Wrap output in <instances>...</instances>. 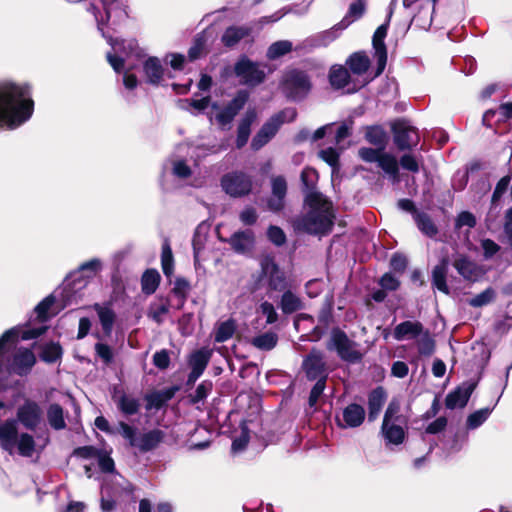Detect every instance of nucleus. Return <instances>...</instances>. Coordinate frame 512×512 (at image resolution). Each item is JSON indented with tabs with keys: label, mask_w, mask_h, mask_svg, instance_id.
Segmentation results:
<instances>
[{
	"label": "nucleus",
	"mask_w": 512,
	"mask_h": 512,
	"mask_svg": "<svg viewBox=\"0 0 512 512\" xmlns=\"http://www.w3.org/2000/svg\"><path fill=\"white\" fill-rule=\"evenodd\" d=\"M17 418L0 423V446L10 455L15 453L22 457H32L36 452L34 437L27 433H19L18 425L28 430H35L42 420V409L34 401L26 400L17 409Z\"/></svg>",
	"instance_id": "obj_1"
},
{
	"label": "nucleus",
	"mask_w": 512,
	"mask_h": 512,
	"mask_svg": "<svg viewBox=\"0 0 512 512\" xmlns=\"http://www.w3.org/2000/svg\"><path fill=\"white\" fill-rule=\"evenodd\" d=\"M33 110L34 102L28 85L0 82V128L21 126L30 119Z\"/></svg>",
	"instance_id": "obj_2"
},
{
	"label": "nucleus",
	"mask_w": 512,
	"mask_h": 512,
	"mask_svg": "<svg viewBox=\"0 0 512 512\" xmlns=\"http://www.w3.org/2000/svg\"><path fill=\"white\" fill-rule=\"evenodd\" d=\"M305 202L309 206V211L294 220V228L310 234L330 232L334 219L332 203L319 192L306 194Z\"/></svg>",
	"instance_id": "obj_3"
},
{
	"label": "nucleus",
	"mask_w": 512,
	"mask_h": 512,
	"mask_svg": "<svg viewBox=\"0 0 512 512\" xmlns=\"http://www.w3.org/2000/svg\"><path fill=\"white\" fill-rule=\"evenodd\" d=\"M110 44L112 51L107 53V61L115 72L124 71L123 84L127 89H134L138 85V79L135 75L129 73L134 67L130 62L132 58L142 60L145 57L143 51L138 47V43L134 39L118 40L112 37H105Z\"/></svg>",
	"instance_id": "obj_4"
},
{
	"label": "nucleus",
	"mask_w": 512,
	"mask_h": 512,
	"mask_svg": "<svg viewBox=\"0 0 512 512\" xmlns=\"http://www.w3.org/2000/svg\"><path fill=\"white\" fill-rule=\"evenodd\" d=\"M119 432L129 442L130 446L144 453L156 449L166 436L165 432L158 428L137 435L136 429L125 422L119 423Z\"/></svg>",
	"instance_id": "obj_5"
},
{
	"label": "nucleus",
	"mask_w": 512,
	"mask_h": 512,
	"mask_svg": "<svg viewBox=\"0 0 512 512\" xmlns=\"http://www.w3.org/2000/svg\"><path fill=\"white\" fill-rule=\"evenodd\" d=\"M400 405L392 401L384 414L381 433L387 445H400L405 439L404 421L399 415Z\"/></svg>",
	"instance_id": "obj_6"
},
{
	"label": "nucleus",
	"mask_w": 512,
	"mask_h": 512,
	"mask_svg": "<svg viewBox=\"0 0 512 512\" xmlns=\"http://www.w3.org/2000/svg\"><path fill=\"white\" fill-rule=\"evenodd\" d=\"M296 116L297 112L294 108H286L273 115L253 137L251 142L252 149L259 150L262 148L274 137L283 123L292 122Z\"/></svg>",
	"instance_id": "obj_7"
},
{
	"label": "nucleus",
	"mask_w": 512,
	"mask_h": 512,
	"mask_svg": "<svg viewBox=\"0 0 512 512\" xmlns=\"http://www.w3.org/2000/svg\"><path fill=\"white\" fill-rule=\"evenodd\" d=\"M284 93L293 100H301L307 96L311 83L307 75L299 70H290L285 73L282 80Z\"/></svg>",
	"instance_id": "obj_8"
},
{
	"label": "nucleus",
	"mask_w": 512,
	"mask_h": 512,
	"mask_svg": "<svg viewBox=\"0 0 512 512\" xmlns=\"http://www.w3.org/2000/svg\"><path fill=\"white\" fill-rule=\"evenodd\" d=\"M234 71L240 82L248 86H256L262 83L266 76L265 67L249 60L247 57H242L237 61Z\"/></svg>",
	"instance_id": "obj_9"
},
{
	"label": "nucleus",
	"mask_w": 512,
	"mask_h": 512,
	"mask_svg": "<svg viewBox=\"0 0 512 512\" xmlns=\"http://www.w3.org/2000/svg\"><path fill=\"white\" fill-rule=\"evenodd\" d=\"M357 346L344 332L339 330L332 332L330 342L327 345L328 349L335 350L342 360L348 362H357L361 359L362 354Z\"/></svg>",
	"instance_id": "obj_10"
},
{
	"label": "nucleus",
	"mask_w": 512,
	"mask_h": 512,
	"mask_svg": "<svg viewBox=\"0 0 512 512\" xmlns=\"http://www.w3.org/2000/svg\"><path fill=\"white\" fill-rule=\"evenodd\" d=\"M221 187L231 197H242L251 191L252 180L243 172H231L222 177Z\"/></svg>",
	"instance_id": "obj_11"
},
{
	"label": "nucleus",
	"mask_w": 512,
	"mask_h": 512,
	"mask_svg": "<svg viewBox=\"0 0 512 512\" xmlns=\"http://www.w3.org/2000/svg\"><path fill=\"white\" fill-rule=\"evenodd\" d=\"M394 143L399 150H408L419 143L418 131L406 120H397L392 125Z\"/></svg>",
	"instance_id": "obj_12"
},
{
	"label": "nucleus",
	"mask_w": 512,
	"mask_h": 512,
	"mask_svg": "<svg viewBox=\"0 0 512 512\" xmlns=\"http://www.w3.org/2000/svg\"><path fill=\"white\" fill-rule=\"evenodd\" d=\"M438 0H403V7L411 9L412 21L417 20L419 25L427 29L432 24V14Z\"/></svg>",
	"instance_id": "obj_13"
},
{
	"label": "nucleus",
	"mask_w": 512,
	"mask_h": 512,
	"mask_svg": "<svg viewBox=\"0 0 512 512\" xmlns=\"http://www.w3.org/2000/svg\"><path fill=\"white\" fill-rule=\"evenodd\" d=\"M260 266L261 277L266 279L271 289L282 291L287 287L284 272L279 268V266L271 257H264L260 262Z\"/></svg>",
	"instance_id": "obj_14"
},
{
	"label": "nucleus",
	"mask_w": 512,
	"mask_h": 512,
	"mask_svg": "<svg viewBox=\"0 0 512 512\" xmlns=\"http://www.w3.org/2000/svg\"><path fill=\"white\" fill-rule=\"evenodd\" d=\"M18 337V329L12 328L7 330L0 337V389L7 387V379L10 375V368L7 365L9 359V342ZM3 404L0 402V408Z\"/></svg>",
	"instance_id": "obj_15"
},
{
	"label": "nucleus",
	"mask_w": 512,
	"mask_h": 512,
	"mask_svg": "<svg viewBox=\"0 0 512 512\" xmlns=\"http://www.w3.org/2000/svg\"><path fill=\"white\" fill-rule=\"evenodd\" d=\"M388 23H384L380 25L375 31L372 39L373 49H374V57L377 60V73L376 75H380L385 67L387 62V49L384 42V39L387 35Z\"/></svg>",
	"instance_id": "obj_16"
},
{
	"label": "nucleus",
	"mask_w": 512,
	"mask_h": 512,
	"mask_svg": "<svg viewBox=\"0 0 512 512\" xmlns=\"http://www.w3.org/2000/svg\"><path fill=\"white\" fill-rule=\"evenodd\" d=\"M364 419V408L352 403L343 409L341 416L336 417V423L340 428H356L364 422Z\"/></svg>",
	"instance_id": "obj_17"
},
{
	"label": "nucleus",
	"mask_w": 512,
	"mask_h": 512,
	"mask_svg": "<svg viewBox=\"0 0 512 512\" xmlns=\"http://www.w3.org/2000/svg\"><path fill=\"white\" fill-rule=\"evenodd\" d=\"M303 368L311 380L327 378L324 357L321 352L313 350L304 360Z\"/></svg>",
	"instance_id": "obj_18"
},
{
	"label": "nucleus",
	"mask_w": 512,
	"mask_h": 512,
	"mask_svg": "<svg viewBox=\"0 0 512 512\" xmlns=\"http://www.w3.org/2000/svg\"><path fill=\"white\" fill-rule=\"evenodd\" d=\"M248 97L249 94L247 91H239L236 96L228 103V105L217 113L216 120L218 123L221 125L229 124L238 114V112L244 107Z\"/></svg>",
	"instance_id": "obj_19"
},
{
	"label": "nucleus",
	"mask_w": 512,
	"mask_h": 512,
	"mask_svg": "<svg viewBox=\"0 0 512 512\" xmlns=\"http://www.w3.org/2000/svg\"><path fill=\"white\" fill-rule=\"evenodd\" d=\"M238 254H246L252 251L255 245V235L252 230H241L233 233L230 238L222 239Z\"/></svg>",
	"instance_id": "obj_20"
},
{
	"label": "nucleus",
	"mask_w": 512,
	"mask_h": 512,
	"mask_svg": "<svg viewBox=\"0 0 512 512\" xmlns=\"http://www.w3.org/2000/svg\"><path fill=\"white\" fill-rule=\"evenodd\" d=\"M211 355L212 351L207 348L199 349L191 354L189 358L191 372L188 375V383H194L203 374L210 361Z\"/></svg>",
	"instance_id": "obj_21"
},
{
	"label": "nucleus",
	"mask_w": 512,
	"mask_h": 512,
	"mask_svg": "<svg viewBox=\"0 0 512 512\" xmlns=\"http://www.w3.org/2000/svg\"><path fill=\"white\" fill-rule=\"evenodd\" d=\"M36 363L34 353L28 348H19L13 355V363L10 371L13 370L18 375H26L30 372Z\"/></svg>",
	"instance_id": "obj_22"
},
{
	"label": "nucleus",
	"mask_w": 512,
	"mask_h": 512,
	"mask_svg": "<svg viewBox=\"0 0 512 512\" xmlns=\"http://www.w3.org/2000/svg\"><path fill=\"white\" fill-rule=\"evenodd\" d=\"M272 195L268 200V208L278 212L284 207V200L287 193V183L283 176H275L271 179Z\"/></svg>",
	"instance_id": "obj_23"
},
{
	"label": "nucleus",
	"mask_w": 512,
	"mask_h": 512,
	"mask_svg": "<svg viewBox=\"0 0 512 512\" xmlns=\"http://www.w3.org/2000/svg\"><path fill=\"white\" fill-rule=\"evenodd\" d=\"M474 389L475 385L473 383H464L457 387L454 391L450 392L446 396V407L451 410L456 408H463L467 404Z\"/></svg>",
	"instance_id": "obj_24"
},
{
	"label": "nucleus",
	"mask_w": 512,
	"mask_h": 512,
	"mask_svg": "<svg viewBox=\"0 0 512 512\" xmlns=\"http://www.w3.org/2000/svg\"><path fill=\"white\" fill-rule=\"evenodd\" d=\"M143 73L146 81L152 85H158L164 75V68L159 58L147 57L142 60Z\"/></svg>",
	"instance_id": "obj_25"
},
{
	"label": "nucleus",
	"mask_w": 512,
	"mask_h": 512,
	"mask_svg": "<svg viewBox=\"0 0 512 512\" xmlns=\"http://www.w3.org/2000/svg\"><path fill=\"white\" fill-rule=\"evenodd\" d=\"M423 333V325L418 321H404L394 328L393 336L397 341L414 339Z\"/></svg>",
	"instance_id": "obj_26"
},
{
	"label": "nucleus",
	"mask_w": 512,
	"mask_h": 512,
	"mask_svg": "<svg viewBox=\"0 0 512 512\" xmlns=\"http://www.w3.org/2000/svg\"><path fill=\"white\" fill-rule=\"evenodd\" d=\"M93 308L98 315L104 334L110 336L116 319L114 310L111 308L110 304L96 303L93 305Z\"/></svg>",
	"instance_id": "obj_27"
},
{
	"label": "nucleus",
	"mask_w": 512,
	"mask_h": 512,
	"mask_svg": "<svg viewBox=\"0 0 512 512\" xmlns=\"http://www.w3.org/2000/svg\"><path fill=\"white\" fill-rule=\"evenodd\" d=\"M457 272L466 280L475 281L480 274L478 266L465 256H459L453 263Z\"/></svg>",
	"instance_id": "obj_28"
},
{
	"label": "nucleus",
	"mask_w": 512,
	"mask_h": 512,
	"mask_svg": "<svg viewBox=\"0 0 512 512\" xmlns=\"http://www.w3.org/2000/svg\"><path fill=\"white\" fill-rule=\"evenodd\" d=\"M448 266V259L444 257L441 259L440 263L433 268L432 271L433 286L444 294H449V287L446 282Z\"/></svg>",
	"instance_id": "obj_29"
},
{
	"label": "nucleus",
	"mask_w": 512,
	"mask_h": 512,
	"mask_svg": "<svg viewBox=\"0 0 512 512\" xmlns=\"http://www.w3.org/2000/svg\"><path fill=\"white\" fill-rule=\"evenodd\" d=\"M256 119V112L254 110H248L244 117L241 119L239 126H238V132H237V139H236V145L238 148L243 147L250 136V127L251 124Z\"/></svg>",
	"instance_id": "obj_30"
},
{
	"label": "nucleus",
	"mask_w": 512,
	"mask_h": 512,
	"mask_svg": "<svg viewBox=\"0 0 512 512\" xmlns=\"http://www.w3.org/2000/svg\"><path fill=\"white\" fill-rule=\"evenodd\" d=\"M386 400V393L382 387L374 389L368 397L369 419L375 420Z\"/></svg>",
	"instance_id": "obj_31"
},
{
	"label": "nucleus",
	"mask_w": 512,
	"mask_h": 512,
	"mask_svg": "<svg viewBox=\"0 0 512 512\" xmlns=\"http://www.w3.org/2000/svg\"><path fill=\"white\" fill-rule=\"evenodd\" d=\"M377 164L386 174L390 176L394 183L399 181L398 161L394 155L383 151Z\"/></svg>",
	"instance_id": "obj_32"
},
{
	"label": "nucleus",
	"mask_w": 512,
	"mask_h": 512,
	"mask_svg": "<svg viewBox=\"0 0 512 512\" xmlns=\"http://www.w3.org/2000/svg\"><path fill=\"white\" fill-rule=\"evenodd\" d=\"M339 23L332 27L329 30L320 32L312 37H310L307 42L312 47H320V46H327L331 42H333L336 38H338L340 32Z\"/></svg>",
	"instance_id": "obj_33"
},
{
	"label": "nucleus",
	"mask_w": 512,
	"mask_h": 512,
	"mask_svg": "<svg viewBox=\"0 0 512 512\" xmlns=\"http://www.w3.org/2000/svg\"><path fill=\"white\" fill-rule=\"evenodd\" d=\"M346 63L354 74L362 75L368 70L370 59L364 52H355L347 59Z\"/></svg>",
	"instance_id": "obj_34"
},
{
	"label": "nucleus",
	"mask_w": 512,
	"mask_h": 512,
	"mask_svg": "<svg viewBox=\"0 0 512 512\" xmlns=\"http://www.w3.org/2000/svg\"><path fill=\"white\" fill-rule=\"evenodd\" d=\"M102 269V262L97 259H91L87 262H84L77 271H75L72 276L75 280L83 278L90 279L96 276V274Z\"/></svg>",
	"instance_id": "obj_35"
},
{
	"label": "nucleus",
	"mask_w": 512,
	"mask_h": 512,
	"mask_svg": "<svg viewBox=\"0 0 512 512\" xmlns=\"http://www.w3.org/2000/svg\"><path fill=\"white\" fill-rule=\"evenodd\" d=\"M207 230L208 229H207L206 225L200 224L196 228V231L194 233L192 244H193V250H194V260H195L196 264H198L200 261L201 252L204 249L205 242L207 240V234H208Z\"/></svg>",
	"instance_id": "obj_36"
},
{
	"label": "nucleus",
	"mask_w": 512,
	"mask_h": 512,
	"mask_svg": "<svg viewBox=\"0 0 512 512\" xmlns=\"http://www.w3.org/2000/svg\"><path fill=\"white\" fill-rule=\"evenodd\" d=\"M118 409L125 415H134L139 411L140 401L139 399L127 395L122 394L116 400Z\"/></svg>",
	"instance_id": "obj_37"
},
{
	"label": "nucleus",
	"mask_w": 512,
	"mask_h": 512,
	"mask_svg": "<svg viewBox=\"0 0 512 512\" xmlns=\"http://www.w3.org/2000/svg\"><path fill=\"white\" fill-rule=\"evenodd\" d=\"M235 330L236 323L233 319L220 322L216 326L214 339L218 343L225 342L234 335Z\"/></svg>",
	"instance_id": "obj_38"
},
{
	"label": "nucleus",
	"mask_w": 512,
	"mask_h": 512,
	"mask_svg": "<svg viewBox=\"0 0 512 512\" xmlns=\"http://www.w3.org/2000/svg\"><path fill=\"white\" fill-rule=\"evenodd\" d=\"M349 77L348 70L341 65H335L330 70V83L336 89L344 88L348 84Z\"/></svg>",
	"instance_id": "obj_39"
},
{
	"label": "nucleus",
	"mask_w": 512,
	"mask_h": 512,
	"mask_svg": "<svg viewBox=\"0 0 512 512\" xmlns=\"http://www.w3.org/2000/svg\"><path fill=\"white\" fill-rule=\"evenodd\" d=\"M280 308L283 313L291 314L302 308V302L298 296L288 290L281 297Z\"/></svg>",
	"instance_id": "obj_40"
},
{
	"label": "nucleus",
	"mask_w": 512,
	"mask_h": 512,
	"mask_svg": "<svg viewBox=\"0 0 512 512\" xmlns=\"http://www.w3.org/2000/svg\"><path fill=\"white\" fill-rule=\"evenodd\" d=\"M161 266L167 278L174 274V257L169 242L166 240L162 245Z\"/></svg>",
	"instance_id": "obj_41"
},
{
	"label": "nucleus",
	"mask_w": 512,
	"mask_h": 512,
	"mask_svg": "<svg viewBox=\"0 0 512 512\" xmlns=\"http://www.w3.org/2000/svg\"><path fill=\"white\" fill-rule=\"evenodd\" d=\"M47 418L50 426L56 430L65 428L63 409L58 404H51L47 411Z\"/></svg>",
	"instance_id": "obj_42"
},
{
	"label": "nucleus",
	"mask_w": 512,
	"mask_h": 512,
	"mask_svg": "<svg viewBox=\"0 0 512 512\" xmlns=\"http://www.w3.org/2000/svg\"><path fill=\"white\" fill-rule=\"evenodd\" d=\"M160 282V274L153 269L147 270L141 279L142 290L146 294H152L156 291Z\"/></svg>",
	"instance_id": "obj_43"
},
{
	"label": "nucleus",
	"mask_w": 512,
	"mask_h": 512,
	"mask_svg": "<svg viewBox=\"0 0 512 512\" xmlns=\"http://www.w3.org/2000/svg\"><path fill=\"white\" fill-rule=\"evenodd\" d=\"M414 219L419 230L425 235L433 237L437 234V227L427 214L415 213Z\"/></svg>",
	"instance_id": "obj_44"
},
{
	"label": "nucleus",
	"mask_w": 512,
	"mask_h": 512,
	"mask_svg": "<svg viewBox=\"0 0 512 512\" xmlns=\"http://www.w3.org/2000/svg\"><path fill=\"white\" fill-rule=\"evenodd\" d=\"M364 13V5L361 1L350 5L347 15L339 23L340 30L346 29L352 22L359 19Z\"/></svg>",
	"instance_id": "obj_45"
},
{
	"label": "nucleus",
	"mask_w": 512,
	"mask_h": 512,
	"mask_svg": "<svg viewBox=\"0 0 512 512\" xmlns=\"http://www.w3.org/2000/svg\"><path fill=\"white\" fill-rule=\"evenodd\" d=\"M293 48L292 42L288 40H280L272 43L267 50V57L275 60L289 53Z\"/></svg>",
	"instance_id": "obj_46"
},
{
	"label": "nucleus",
	"mask_w": 512,
	"mask_h": 512,
	"mask_svg": "<svg viewBox=\"0 0 512 512\" xmlns=\"http://www.w3.org/2000/svg\"><path fill=\"white\" fill-rule=\"evenodd\" d=\"M278 341V337L273 332L260 334L252 339V344L260 350L273 349Z\"/></svg>",
	"instance_id": "obj_47"
},
{
	"label": "nucleus",
	"mask_w": 512,
	"mask_h": 512,
	"mask_svg": "<svg viewBox=\"0 0 512 512\" xmlns=\"http://www.w3.org/2000/svg\"><path fill=\"white\" fill-rule=\"evenodd\" d=\"M249 34V30L244 27H230L222 36V41L226 46H233L242 38Z\"/></svg>",
	"instance_id": "obj_48"
},
{
	"label": "nucleus",
	"mask_w": 512,
	"mask_h": 512,
	"mask_svg": "<svg viewBox=\"0 0 512 512\" xmlns=\"http://www.w3.org/2000/svg\"><path fill=\"white\" fill-rule=\"evenodd\" d=\"M62 354L61 346L57 343H49L43 347L41 359L47 363L56 362Z\"/></svg>",
	"instance_id": "obj_49"
},
{
	"label": "nucleus",
	"mask_w": 512,
	"mask_h": 512,
	"mask_svg": "<svg viewBox=\"0 0 512 512\" xmlns=\"http://www.w3.org/2000/svg\"><path fill=\"white\" fill-rule=\"evenodd\" d=\"M491 411L490 408H483L470 414L467 418V427L469 429H476L487 420Z\"/></svg>",
	"instance_id": "obj_50"
},
{
	"label": "nucleus",
	"mask_w": 512,
	"mask_h": 512,
	"mask_svg": "<svg viewBox=\"0 0 512 512\" xmlns=\"http://www.w3.org/2000/svg\"><path fill=\"white\" fill-rule=\"evenodd\" d=\"M495 298V291L492 288H487L480 294L468 300V304L472 307L479 308L491 303Z\"/></svg>",
	"instance_id": "obj_51"
},
{
	"label": "nucleus",
	"mask_w": 512,
	"mask_h": 512,
	"mask_svg": "<svg viewBox=\"0 0 512 512\" xmlns=\"http://www.w3.org/2000/svg\"><path fill=\"white\" fill-rule=\"evenodd\" d=\"M318 180V173L315 169L311 167H306L303 169L301 173V181L303 183L304 188L310 192H315L313 189L315 187V184Z\"/></svg>",
	"instance_id": "obj_52"
},
{
	"label": "nucleus",
	"mask_w": 512,
	"mask_h": 512,
	"mask_svg": "<svg viewBox=\"0 0 512 512\" xmlns=\"http://www.w3.org/2000/svg\"><path fill=\"white\" fill-rule=\"evenodd\" d=\"M169 311L167 303L159 302L153 303L149 307L148 316L153 319L156 323L160 324L163 321L164 315Z\"/></svg>",
	"instance_id": "obj_53"
},
{
	"label": "nucleus",
	"mask_w": 512,
	"mask_h": 512,
	"mask_svg": "<svg viewBox=\"0 0 512 512\" xmlns=\"http://www.w3.org/2000/svg\"><path fill=\"white\" fill-rule=\"evenodd\" d=\"M318 155L323 161L330 165L333 170L338 168L339 154L334 148L329 147L323 149L319 151Z\"/></svg>",
	"instance_id": "obj_54"
},
{
	"label": "nucleus",
	"mask_w": 512,
	"mask_h": 512,
	"mask_svg": "<svg viewBox=\"0 0 512 512\" xmlns=\"http://www.w3.org/2000/svg\"><path fill=\"white\" fill-rule=\"evenodd\" d=\"M205 43L206 39L204 35H198L195 38L193 46L188 51L190 60H196L203 54Z\"/></svg>",
	"instance_id": "obj_55"
},
{
	"label": "nucleus",
	"mask_w": 512,
	"mask_h": 512,
	"mask_svg": "<svg viewBox=\"0 0 512 512\" xmlns=\"http://www.w3.org/2000/svg\"><path fill=\"white\" fill-rule=\"evenodd\" d=\"M249 442V431L246 427H243L241 430V434L236 437L232 442V452L239 453L242 452Z\"/></svg>",
	"instance_id": "obj_56"
},
{
	"label": "nucleus",
	"mask_w": 512,
	"mask_h": 512,
	"mask_svg": "<svg viewBox=\"0 0 512 512\" xmlns=\"http://www.w3.org/2000/svg\"><path fill=\"white\" fill-rule=\"evenodd\" d=\"M153 364L160 370H165L170 365V353L166 349L155 352L153 355Z\"/></svg>",
	"instance_id": "obj_57"
},
{
	"label": "nucleus",
	"mask_w": 512,
	"mask_h": 512,
	"mask_svg": "<svg viewBox=\"0 0 512 512\" xmlns=\"http://www.w3.org/2000/svg\"><path fill=\"white\" fill-rule=\"evenodd\" d=\"M55 299L56 294L49 295L35 307V312L37 313L39 318H41L42 320H45L47 318V313L51 308L52 304L55 302Z\"/></svg>",
	"instance_id": "obj_58"
},
{
	"label": "nucleus",
	"mask_w": 512,
	"mask_h": 512,
	"mask_svg": "<svg viewBox=\"0 0 512 512\" xmlns=\"http://www.w3.org/2000/svg\"><path fill=\"white\" fill-rule=\"evenodd\" d=\"M267 236L276 246H282L286 242V235L278 226H270L267 231Z\"/></svg>",
	"instance_id": "obj_59"
},
{
	"label": "nucleus",
	"mask_w": 512,
	"mask_h": 512,
	"mask_svg": "<svg viewBox=\"0 0 512 512\" xmlns=\"http://www.w3.org/2000/svg\"><path fill=\"white\" fill-rule=\"evenodd\" d=\"M366 139L374 145H383L385 141V132L380 127H371L366 132Z\"/></svg>",
	"instance_id": "obj_60"
},
{
	"label": "nucleus",
	"mask_w": 512,
	"mask_h": 512,
	"mask_svg": "<svg viewBox=\"0 0 512 512\" xmlns=\"http://www.w3.org/2000/svg\"><path fill=\"white\" fill-rule=\"evenodd\" d=\"M383 149H373V148H361L359 149L360 158L369 163L378 162L380 155L382 154Z\"/></svg>",
	"instance_id": "obj_61"
},
{
	"label": "nucleus",
	"mask_w": 512,
	"mask_h": 512,
	"mask_svg": "<svg viewBox=\"0 0 512 512\" xmlns=\"http://www.w3.org/2000/svg\"><path fill=\"white\" fill-rule=\"evenodd\" d=\"M421 339L418 343V350L420 354L431 355L434 351V342L430 338L428 332L422 333Z\"/></svg>",
	"instance_id": "obj_62"
},
{
	"label": "nucleus",
	"mask_w": 512,
	"mask_h": 512,
	"mask_svg": "<svg viewBox=\"0 0 512 512\" xmlns=\"http://www.w3.org/2000/svg\"><path fill=\"white\" fill-rule=\"evenodd\" d=\"M95 351L105 364H110L113 361V351L107 344L96 343Z\"/></svg>",
	"instance_id": "obj_63"
},
{
	"label": "nucleus",
	"mask_w": 512,
	"mask_h": 512,
	"mask_svg": "<svg viewBox=\"0 0 512 512\" xmlns=\"http://www.w3.org/2000/svg\"><path fill=\"white\" fill-rule=\"evenodd\" d=\"M380 286L384 290L395 291L399 285V280L391 273H385L379 280Z\"/></svg>",
	"instance_id": "obj_64"
}]
</instances>
